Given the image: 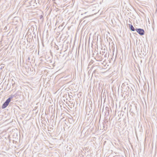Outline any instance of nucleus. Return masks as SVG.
Returning <instances> with one entry per match:
<instances>
[{"label": "nucleus", "mask_w": 157, "mask_h": 157, "mask_svg": "<svg viewBox=\"0 0 157 157\" xmlns=\"http://www.w3.org/2000/svg\"><path fill=\"white\" fill-rule=\"evenodd\" d=\"M129 25L130 27V30L133 31H134L135 30V29L134 27H133V26L129 24Z\"/></svg>", "instance_id": "nucleus-3"}, {"label": "nucleus", "mask_w": 157, "mask_h": 157, "mask_svg": "<svg viewBox=\"0 0 157 157\" xmlns=\"http://www.w3.org/2000/svg\"><path fill=\"white\" fill-rule=\"evenodd\" d=\"M115 157V156H114V157Z\"/></svg>", "instance_id": "nucleus-6"}, {"label": "nucleus", "mask_w": 157, "mask_h": 157, "mask_svg": "<svg viewBox=\"0 0 157 157\" xmlns=\"http://www.w3.org/2000/svg\"><path fill=\"white\" fill-rule=\"evenodd\" d=\"M136 31L140 35H142L144 34V29H136Z\"/></svg>", "instance_id": "nucleus-2"}, {"label": "nucleus", "mask_w": 157, "mask_h": 157, "mask_svg": "<svg viewBox=\"0 0 157 157\" xmlns=\"http://www.w3.org/2000/svg\"><path fill=\"white\" fill-rule=\"evenodd\" d=\"M28 60H30V57H29L28 58Z\"/></svg>", "instance_id": "nucleus-4"}, {"label": "nucleus", "mask_w": 157, "mask_h": 157, "mask_svg": "<svg viewBox=\"0 0 157 157\" xmlns=\"http://www.w3.org/2000/svg\"><path fill=\"white\" fill-rule=\"evenodd\" d=\"M106 108H107V109H109V108H108V107H106Z\"/></svg>", "instance_id": "nucleus-5"}, {"label": "nucleus", "mask_w": 157, "mask_h": 157, "mask_svg": "<svg viewBox=\"0 0 157 157\" xmlns=\"http://www.w3.org/2000/svg\"><path fill=\"white\" fill-rule=\"evenodd\" d=\"M11 98H9L6 100L2 105V109L5 108L8 105L9 102L11 101Z\"/></svg>", "instance_id": "nucleus-1"}]
</instances>
